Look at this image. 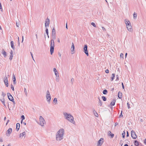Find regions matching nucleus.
<instances>
[{
  "label": "nucleus",
  "mask_w": 146,
  "mask_h": 146,
  "mask_svg": "<svg viewBox=\"0 0 146 146\" xmlns=\"http://www.w3.org/2000/svg\"><path fill=\"white\" fill-rule=\"evenodd\" d=\"M74 80V79L73 78H72L71 79V82L72 84Z\"/></svg>",
  "instance_id": "nucleus-44"
},
{
  "label": "nucleus",
  "mask_w": 146,
  "mask_h": 146,
  "mask_svg": "<svg viewBox=\"0 0 146 146\" xmlns=\"http://www.w3.org/2000/svg\"><path fill=\"white\" fill-rule=\"evenodd\" d=\"M3 140L2 139V138H0V142H3Z\"/></svg>",
  "instance_id": "nucleus-54"
},
{
  "label": "nucleus",
  "mask_w": 146,
  "mask_h": 146,
  "mask_svg": "<svg viewBox=\"0 0 146 146\" xmlns=\"http://www.w3.org/2000/svg\"><path fill=\"white\" fill-rule=\"evenodd\" d=\"M45 31L46 34L47 35H48V29L47 28H46Z\"/></svg>",
  "instance_id": "nucleus-41"
},
{
  "label": "nucleus",
  "mask_w": 146,
  "mask_h": 146,
  "mask_svg": "<svg viewBox=\"0 0 146 146\" xmlns=\"http://www.w3.org/2000/svg\"><path fill=\"white\" fill-rule=\"evenodd\" d=\"M18 42H19V37H18Z\"/></svg>",
  "instance_id": "nucleus-62"
},
{
  "label": "nucleus",
  "mask_w": 146,
  "mask_h": 146,
  "mask_svg": "<svg viewBox=\"0 0 146 146\" xmlns=\"http://www.w3.org/2000/svg\"><path fill=\"white\" fill-rule=\"evenodd\" d=\"M108 134L109 135L111 136V138H113L114 136V134L111 133V132L110 131H109L108 132Z\"/></svg>",
  "instance_id": "nucleus-26"
},
{
  "label": "nucleus",
  "mask_w": 146,
  "mask_h": 146,
  "mask_svg": "<svg viewBox=\"0 0 146 146\" xmlns=\"http://www.w3.org/2000/svg\"><path fill=\"white\" fill-rule=\"evenodd\" d=\"M12 128H9L7 131L8 134L10 135V134L12 132Z\"/></svg>",
  "instance_id": "nucleus-18"
},
{
  "label": "nucleus",
  "mask_w": 146,
  "mask_h": 146,
  "mask_svg": "<svg viewBox=\"0 0 146 146\" xmlns=\"http://www.w3.org/2000/svg\"><path fill=\"white\" fill-rule=\"evenodd\" d=\"M98 99H99V101L98 103V105L100 106H102V103L101 101L100 100V98L98 97Z\"/></svg>",
  "instance_id": "nucleus-25"
},
{
  "label": "nucleus",
  "mask_w": 146,
  "mask_h": 146,
  "mask_svg": "<svg viewBox=\"0 0 146 146\" xmlns=\"http://www.w3.org/2000/svg\"><path fill=\"white\" fill-rule=\"evenodd\" d=\"M4 83L5 84L6 86L7 87H8L9 86V84H8V79L7 77L6 76L4 78Z\"/></svg>",
  "instance_id": "nucleus-9"
},
{
  "label": "nucleus",
  "mask_w": 146,
  "mask_h": 146,
  "mask_svg": "<svg viewBox=\"0 0 146 146\" xmlns=\"http://www.w3.org/2000/svg\"><path fill=\"white\" fill-rule=\"evenodd\" d=\"M21 118L22 119V120L24 119H25L24 116V115H22L21 116Z\"/></svg>",
  "instance_id": "nucleus-46"
},
{
  "label": "nucleus",
  "mask_w": 146,
  "mask_h": 146,
  "mask_svg": "<svg viewBox=\"0 0 146 146\" xmlns=\"http://www.w3.org/2000/svg\"><path fill=\"white\" fill-rule=\"evenodd\" d=\"M46 97L47 101L49 104L50 102L51 98L49 91L48 90L46 92Z\"/></svg>",
  "instance_id": "nucleus-4"
},
{
  "label": "nucleus",
  "mask_w": 146,
  "mask_h": 146,
  "mask_svg": "<svg viewBox=\"0 0 146 146\" xmlns=\"http://www.w3.org/2000/svg\"><path fill=\"white\" fill-rule=\"evenodd\" d=\"M53 102L55 103V104L56 105L57 104V100L56 98H54L53 100Z\"/></svg>",
  "instance_id": "nucleus-28"
},
{
  "label": "nucleus",
  "mask_w": 146,
  "mask_h": 146,
  "mask_svg": "<svg viewBox=\"0 0 146 146\" xmlns=\"http://www.w3.org/2000/svg\"><path fill=\"white\" fill-rule=\"evenodd\" d=\"M129 136V133H128V131H127V135H126V136L127 137H128Z\"/></svg>",
  "instance_id": "nucleus-56"
},
{
  "label": "nucleus",
  "mask_w": 146,
  "mask_h": 146,
  "mask_svg": "<svg viewBox=\"0 0 146 146\" xmlns=\"http://www.w3.org/2000/svg\"><path fill=\"white\" fill-rule=\"evenodd\" d=\"M123 53H121L120 54V56H121V57L122 58L123 57Z\"/></svg>",
  "instance_id": "nucleus-50"
},
{
  "label": "nucleus",
  "mask_w": 146,
  "mask_h": 146,
  "mask_svg": "<svg viewBox=\"0 0 146 146\" xmlns=\"http://www.w3.org/2000/svg\"><path fill=\"white\" fill-rule=\"evenodd\" d=\"M102 30L104 31H106V29L104 27H102Z\"/></svg>",
  "instance_id": "nucleus-51"
},
{
  "label": "nucleus",
  "mask_w": 146,
  "mask_h": 146,
  "mask_svg": "<svg viewBox=\"0 0 146 146\" xmlns=\"http://www.w3.org/2000/svg\"><path fill=\"white\" fill-rule=\"evenodd\" d=\"M23 123L24 125H26V122H24Z\"/></svg>",
  "instance_id": "nucleus-63"
},
{
  "label": "nucleus",
  "mask_w": 146,
  "mask_h": 146,
  "mask_svg": "<svg viewBox=\"0 0 146 146\" xmlns=\"http://www.w3.org/2000/svg\"><path fill=\"white\" fill-rule=\"evenodd\" d=\"M50 21V19L48 18L46 19L45 23V26L46 27H49Z\"/></svg>",
  "instance_id": "nucleus-10"
},
{
  "label": "nucleus",
  "mask_w": 146,
  "mask_h": 146,
  "mask_svg": "<svg viewBox=\"0 0 146 146\" xmlns=\"http://www.w3.org/2000/svg\"><path fill=\"white\" fill-rule=\"evenodd\" d=\"M13 54H11V55L9 58V59L10 60H11L13 58Z\"/></svg>",
  "instance_id": "nucleus-35"
},
{
  "label": "nucleus",
  "mask_w": 146,
  "mask_h": 146,
  "mask_svg": "<svg viewBox=\"0 0 146 146\" xmlns=\"http://www.w3.org/2000/svg\"><path fill=\"white\" fill-rule=\"evenodd\" d=\"M20 124L19 123H17L16 124V128L17 131H18L19 129Z\"/></svg>",
  "instance_id": "nucleus-19"
},
{
  "label": "nucleus",
  "mask_w": 146,
  "mask_h": 146,
  "mask_svg": "<svg viewBox=\"0 0 146 146\" xmlns=\"http://www.w3.org/2000/svg\"><path fill=\"white\" fill-rule=\"evenodd\" d=\"M121 84H122V88L123 89H124V86L123 85V83L122 82Z\"/></svg>",
  "instance_id": "nucleus-52"
},
{
  "label": "nucleus",
  "mask_w": 146,
  "mask_h": 146,
  "mask_svg": "<svg viewBox=\"0 0 146 146\" xmlns=\"http://www.w3.org/2000/svg\"><path fill=\"white\" fill-rule=\"evenodd\" d=\"M11 89H12V90L13 91H14V87L13 86L12 84H11Z\"/></svg>",
  "instance_id": "nucleus-38"
},
{
  "label": "nucleus",
  "mask_w": 146,
  "mask_h": 146,
  "mask_svg": "<svg viewBox=\"0 0 146 146\" xmlns=\"http://www.w3.org/2000/svg\"><path fill=\"white\" fill-rule=\"evenodd\" d=\"M10 43L11 48L13 50H14L15 49V47L14 46V42L13 41H11Z\"/></svg>",
  "instance_id": "nucleus-17"
},
{
  "label": "nucleus",
  "mask_w": 146,
  "mask_h": 146,
  "mask_svg": "<svg viewBox=\"0 0 146 146\" xmlns=\"http://www.w3.org/2000/svg\"><path fill=\"white\" fill-rule=\"evenodd\" d=\"M10 54H13V52L12 50H11V51Z\"/></svg>",
  "instance_id": "nucleus-55"
},
{
  "label": "nucleus",
  "mask_w": 146,
  "mask_h": 146,
  "mask_svg": "<svg viewBox=\"0 0 146 146\" xmlns=\"http://www.w3.org/2000/svg\"><path fill=\"white\" fill-rule=\"evenodd\" d=\"M7 95L9 99L11 101H12L14 100L13 97L9 93H7Z\"/></svg>",
  "instance_id": "nucleus-11"
},
{
  "label": "nucleus",
  "mask_w": 146,
  "mask_h": 146,
  "mask_svg": "<svg viewBox=\"0 0 146 146\" xmlns=\"http://www.w3.org/2000/svg\"><path fill=\"white\" fill-rule=\"evenodd\" d=\"M24 92L25 93V94L27 95V91L26 89L25 88H24Z\"/></svg>",
  "instance_id": "nucleus-37"
},
{
  "label": "nucleus",
  "mask_w": 146,
  "mask_h": 146,
  "mask_svg": "<svg viewBox=\"0 0 146 146\" xmlns=\"http://www.w3.org/2000/svg\"><path fill=\"white\" fill-rule=\"evenodd\" d=\"M125 132L124 131H123V133H122V137L123 138H124L125 137Z\"/></svg>",
  "instance_id": "nucleus-34"
},
{
  "label": "nucleus",
  "mask_w": 146,
  "mask_h": 146,
  "mask_svg": "<svg viewBox=\"0 0 146 146\" xmlns=\"http://www.w3.org/2000/svg\"><path fill=\"white\" fill-rule=\"evenodd\" d=\"M105 72L106 73H108L109 72V71L108 69L106 70Z\"/></svg>",
  "instance_id": "nucleus-53"
},
{
  "label": "nucleus",
  "mask_w": 146,
  "mask_h": 146,
  "mask_svg": "<svg viewBox=\"0 0 146 146\" xmlns=\"http://www.w3.org/2000/svg\"><path fill=\"white\" fill-rule=\"evenodd\" d=\"M122 111H121V113L119 115V117H121L123 116V115L122 114Z\"/></svg>",
  "instance_id": "nucleus-45"
},
{
  "label": "nucleus",
  "mask_w": 146,
  "mask_h": 146,
  "mask_svg": "<svg viewBox=\"0 0 146 146\" xmlns=\"http://www.w3.org/2000/svg\"><path fill=\"white\" fill-rule=\"evenodd\" d=\"M127 30L129 31H131L132 30V27L131 25L127 26Z\"/></svg>",
  "instance_id": "nucleus-13"
},
{
  "label": "nucleus",
  "mask_w": 146,
  "mask_h": 146,
  "mask_svg": "<svg viewBox=\"0 0 146 146\" xmlns=\"http://www.w3.org/2000/svg\"><path fill=\"white\" fill-rule=\"evenodd\" d=\"M39 119L40 125L41 126H44V123L45 122V121L44 118L42 116H40V117Z\"/></svg>",
  "instance_id": "nucleus-5"
},
{
  "label": "nucleus",
  "mask_w": 146,
  "mask_h": 146,
  "mask_svg": "<svg viewBox=\"0 0 146 146\" xmlns=\"http://www.w3.org/2000/svg\"><path fill=\"white\" fill-rule=\"evenodd\" d=\"M102 98L104 101H105L106 100V98L104 96H102Z\"/></svg>",
  "instance_id": "nucleus-33"
},
{
  "label": "nucleus",
  "mask_w": 146,
  "mask_h": 146,
  "mask_svg": "<svg viewBox=\"0 0 146 146\" xmlns=\"http://www.w3.org/2000/svg\"><path fill=\"white\" fill-rule=\"evenodd\" d=\"M127 107H128V109L129 108H130V104H129V103L128 102L127 103Z\"/></svg>",
  "instance_id": "nucleus-47"
},
{
  "label": "nucleus",
  "mask_w": 146,
  "mask_h": 146,
  "mask_svg": "<svg viewBox=\"0 0 146 146\" xmlns=\"http://www.w3.org/2000/svg\"><path fill=\"white\" fill-rule=\"evenodd\" d=\"M54 40L53 39H52L51 40L50 42V52L51 54L54 52Z\"/></svg>",
  "instance_id": "nucleus-3"
},
{
  "label": "nucleus",
  "mask_w": 146,
  "mask_h": 146,
  "mask_svg": "<svg viewBox=\"0 0 146 146\" xmlns=\"http://www.w3.org/2000/svg\"><path fill=\"white\" fill-rule=\"evenodd\" d=\"M88 46L86 44L84 45V50L83 51L86 54V55L88 56H89L88 52Z\"/></svg>",
  "instance_id": "nucleus-6"
},
{
  "label": "nucleus",
  "mask_w": 146,
  "mask_h": 146,
  "mask_svg": "<svg viewBox=\"0 0 146 146\" xmlns=\"http://www.w3.org/2000/svg\"><path fill=\"white\" fill-rule=\"evenodd\" d=\"M26 136V132H23L22 133H21L20 134L19 137L20 138H22L23 136L25 137Z\"/></svg>",
  "instance_id": "nucleus-12"
},
{
  "label": "nucleus",
  "mask_w": 146,
  "mask_h": 146,
  "mask_svg": "<svg viewBox=\"0 0 146 146\" xmlns=\"http://www.w3.org/2000/svg\"><path fill=\"white\" fill-rule=\"evenodd\" d=\"M54 73H55V74L56 75V77H59V75H58V72H54Z\"/></svg>",
  "instance_id": "nucleus-42"
},
{
  "label": "nucleus",
  "mask_w": 146,
  "mask_h": 146,
  "mask_svg": "<svg viewBox=\"0 0 146 146\" xmlns=\"http://www.w3.org/2000/svg\"><path fill=\"white\" fill-rule=\"evenodd\" d=\"M108 93V91L107 90H104L103 92V93L104 94H106Z\"/></svg>",
  "instance_id": "nucleus-30"
},
{
  "label": "nucleus",
  "mask_w": 146,
  "mask_h": 146,
  "mask_svg": "<svg viewBox=\"0 0 146 146\" xmlns=\"http://www.w3.org/2000/svg\"><path fill=\"white\" fill-rule=\"evenodd\" d=\"M133 18L134 19H136V17H137V13H135V12H134L133 14Z\"/></svg>",
  "instance_id": "nucleus-31"
},
{
  "label": "nucleus",
  "mask_w": 146,
  "mask_h": 146,
  "mask_svg": "<svg viewBox=\"0 0 146 146\" xmlns=\"http://www.w3.org/2000/svg\"><path fill=\"white\" fill-rule=\"evenodd\" d=\"M9 119L7 120V122L6 123V125H7V123H8L9 122Z\"/></svg>",
  "instance_id": "nucleus-59"
},
{
  "label": "nucleus",
  "mask_w": 146,
  "mask_h": 146,
  "mask_svg": "<svg viewBox=\"0 0 146 146\" xmlns=\"http://www.w3.org/2000/svg\"><path fill=\"white\" fill-rule=\"evenodd\" d=\"M74 49V46L73 42L72 43V46L71 48V51H73Z\"/></svg>",
  "instance_id": "nucleus-27"
},
{
  "label": "nucleus",
  "mask_w": 146,
  "mask_h": 146,
  "mask_svg": "<svg viewBox=\"0 0 146 146\" xmlns=\"http://www.w3.org/2000/svg\"><path fill=\"white\" fill-rule=\"evenodd\" d=\"M115 74H112V76L111 77V81L113 80L114 79V78L115 77Z\"/></svg>",
  "instance_id": "nucleus-32"
},
{
  "label": "nucleus",
  "mask_w": 146,
  "mask_h": 146,
  "mask_svg": "<svg viewBox=\"0 0 146 146\" xmlns=\"http://www.w3.org/2000/svg\"><path fill=\"white\" fill-rule=\"evenodd\" d=\"M115 99H113L112 101L110 103V105L111 106H114L115 104Z\"/></svg>",
  "instance_id": "nucleus-23"
},
{
  "label": "nucleus",
  "mask_w": 146,
  "mask_h": 146,
  "mask_svg": "<svg viewBox=\"0 0 146 146\" xmlns=\"http://www.w3.org/2000/svg\"><path fill=\"white\" fill-rule=\"evenodd\" d=\"M63 115L65 118L67 120L74 124H75V122L74 121V117L71 115L66 112L63 113Z\"/></svg>",
  "instance_id": "nucleus-2"
},
{
  "label": "nucleus",
  "mask_w": 146,
  "mask_h": 146,
  "mask_svg": "<svg viewBox=\"0 0 146 146\" xmlns=\"http://www.w3.org/2000/svg\"><path fill=\"white\" fill-rule=\"evenodd\" d=\"M124 146H128V145L127 144H125L124 145Z\"/></svg>",
  "instance_id": "nucleus-64"
},
{
  "label": "nucleus",
  "mask_w": 146,
  "mask_h": 146,
  "mask_svg": "<svg viewBox=\"0 0 146 146\" xmlns=\"http://www.w3.org/2000/svg\"><path fill=\"white\" fill-rule=\"evenodd\" d=\"M125 21L126 26L131 25V23L129 21H128L127 19H125Z\"/></svg>",
  "instance_id": "nucleus-14"
},
{
  "label": "nucleus",
  "mask_w": 146,
  "mask_h": 146,
  "mask_svg": "<svg viewBox=\"0 0 146 146\" xmlns=\"http://www.w3.org/2000/svg\"><path fill=\"white\" fill-rule=\"evenodd\" d=\"M103 140V138H101L98 142V146H101L102 145L103 143L104 142Z\"/></svg>",
  "instance_id": "nucleus-8"
},
{
  "label": "nucleus",
  "mask_w": 146,
  "mask_h": 146,
  "mask_svg": "<svg viewBox=\"0 0 146 146\" xmlns=\"http://www.w3.org/2000/svg\"><path fill=\"white\" fill-rule=\"evenodd\" d=\"M56 31L55 29V27H53V29L52 30V34H55Z\"/></svg>",
  "instance_id": "nucleus-29"
},
{
  "label": "nucleus",
  "mask_w": 146,
  "mask_h": 146,
  "mask_svg": "<svg viewBox=\"0 0 146 146\" xmlns=\"http://www.w3.org/2000/svg\"><path fill=\"white\" fill-rule=\"evenodd\" d=\"M13 83L15 85L16 84V80L15 75L13 74Z\"/></svg>",
  "instance_id": "nucleus-15"
},
{
  "label": "nucleus",
  "mask_w": 146,
  "mask_h": 146,
  "mask_svg": "<svg viewBox=\"0 0 146 146\" xmlns=\"http://www.w3.org/2000/svg\"><path fill=\"white\" fill-rule=\"evenodd\" d=\"M116 80H119L118 76V75H117L116 76Z\"/></svg>",
  "instance_id": "nucleus-49"
},
{
  "label": "nucleus",
  "mask_w": 146,
  "mask_h": 146,
  "mask_svg": "<svg viewBox=\"0 0 146 146\" xmlns=\"http://www.w3.org/2000/svg\"><path fill=\"white\" fill-rule=\"evenodd\" d=\"M131 137L133 139H136L137 137L134 131L133 130H132L131 131Z\"/></svg>",
  "instance_id": "nucleus-7"
},
{
  "label": "nucleus",
  "mask_w": 146,
  "mask_h": 146,
  "mask_svg": "<svg viewBox=\"0 0 146 146\" xmlns=\"http://www.w3.org/2000/svg\"><path fill=\"white\" fill-rule=\"evenodd\" d=\"M22 42H23V38H24L23 36H22Z\"/></svg>",
  "instance_id": "nucleus-60"
},
{
  "label": "nucleus",
  "mask_w": 146,
  "mask_h": 146,
  "mask_svg": "<svg viewBox=\"0 0 146 146\" xmlns=\"http://www.w3.org/2000/svg\"><path fill=\"white\" fill-rule=\"evenodd\" d=\"M139 142L137 140H135L134 141V145L135 146H138L139 145Z\"/></svg>",
  "instance_id": "nucleus-20"
},
{
  "label": "nucleus",
  "mask_w": 146,
  "mask_h": 146,
  "mask_svg": "<svg viewBox=\"0 0 146 146\" xmlns=\"http://www.w3.org/2000/svg\"><path fill=\"white\" fill-rule=\"evenodd\" d=\"M118 97L119 99L121 98L122 97V94L120 92H119L118 93Z\"/></svg>",
  "instance_id": "nucleus-21"
},
{
  "label": "nucleus",
  "mask_w": 146,
  "mask_h": 146,
  "mask_svg": "<svg viewBox=\"0 0 146 146\" xmlns=\"http://www.w3.org/2000/svg\"><path fill=\"white\" fill-rule=\"evenodd\" d=\"M144 143L145 144H146V139H145V141H144Z\"/></svg>",
  "instance_id": "nucleus-61"
},
{
  "label": "nucleus",
  "mask_w": 146,
  "mask_h": 146,
  "mask_svg": "<svg viewBox=\"0 0 146 146\" xmlns=\"http://www.w3.org/2000/svg\"><path fill=\"white\" fill-rule=\"evenodd\" d=\"M91 25H92L94 27H96V26L94 23L92 22L91 23Z\"/></svg>",
  "instance_id": "nucleus-40"
},
{
  "label": "nucleus",
  "mask_w": 146,
  "mask_h": 146,
  "mask_svg": "<svg viewBox=\"0 0 146 146\" xmlns=\"http://www.w3.org/2000/svg\"><path fill=\"white\" fill-rule=\"evenodd\" d=\"M19 22H18L17 23V22H16V25H17V27H19Z\"/></svg>",
  "instance_id": "nucleus-48"
},
{
  "label": "nucleus",
  "mask_w": 146,
  "mask_h": 146,
  "mask_svg": "<svg viewBox=\"0 0 146 146\" xmlns=\"http://www.w3.org/2000/svg\"><path fill=\"white\" fill-rule=\"evenodd\" d=\"M2 96H3V98H4V97L5 96L6 94L2 92L1 94Z\"/></svg>",
  "instance_id": "nucleus-39"
},
{
  "label": "nucleus",
  "mask_w": 146,
  "mask_h": 146,
  "mask_svg": "<svg viewBox=\"0 0 146 146\" xmlns=\"http://www.w3.org/2000/svg\"><path fill=\"white\" fill-rule=\"evenodd\" d=\"M64 133V129L62 128L60 129L56 134V140L58 141L61 140L63 138Z\"/></svg>",
  "instance_id": "nucleus-1"
},
{
  "label": "nucleus",
  "mask_w": 146,
  "mask_h": 146,
  "mask_svg": "<svg viewBox=\"0 0 146 146\" xmlns=\"http://www.w3.org/2000/svg\"><path fill=\"white\" fill-rule=\"evenodd\" d=\"M93 112L94 114V115L96 117H98V115L97 112L94 109L93 110Z\"/></svg>",
  "instance_id": "nucleus-22"
},
{
  "label": "nucleus",
  "mask_w": 146,
  "mask_h": 146,
  "mask_svg": "<svg viewBox=\"0 0 146 146\" xmlns=\"http://www.w3.org/2000/svg\"><path fill=\"white\" fill-rule=\"evenodd\" d=\"M53 71L54 72H57V71L55 68H54L53 69Z\"/></svg>",
  "instance_id": "nucleus-43"
},
{
  "label": "nucleus",
  "mask_w": 146,
  "mask_h": 146,
  "mask_svg": "<svg viewBox=\"0 0 146 146\" xmlns=\"http://www.w3.org/2000/svg\"><path fill=\"white\" fill-rule=\"evenodd\" d=\"M0 100L1 102H2V104L3 105L5 106V100L4 98H0Z\"/></svg>",
  "instance_id": "nucleus-16"
},
{
  "label": "nucleus",
  "mask_w": 146,
  "mask_h": 146,
  "mask_svg": "<svg viewBox=\"0 0 146 146\" xmlns=\"http://www.w3.org/2000/svg\"><path fill=\"white\" fill-rule=\"evenodd\" d=\"M11 101L14 104H15V103L14 100H12V101Z\"/></svg>",
  "instance_id": "nucleus-58"
},
{
  "label": "nucleus",
  "mask_w": 146,
  "mask_h": 146,
  "mask_svg": "<svg viewBox=\"0 0 146 146\" xmlns=\"http://www.w3.org/2000/svg\"><path fill=\"white\" fill-rule=\"evenodd\" d=\"M52 38L53 39H55L56 38V36L55 34H52Z\"/></svg>",
  "instance_id": "nucleus-36"
},
{
  "label": "nucleus",
  "mask_w": 146,
  "mask_h": 146,
  "mask_svg": "<svg viewBox=\"0 0 146 146\" xmlns=\"http://www.w3.org/2000/svg\"><path fill=\"white\" fill-rule=\"evenodd\" d=\"M2 54L4 55V56L5 57L6 56V52L5 51L4 49H3L2 50Z\"/></svg>",
  "instance_id": "nucleus-24"
},
{
  "label": "nucleus",
  "mask_w": 146,
  "mask_h": 146,
  "mask_svg": "<svg viewBox=\"0 0 146 146\" xmlns=\"http://www.w3.org/2000/svg\"><path fill=\"white\" fill-rule=\"evenodd\" d=\"M118 125V123L116 122L115 123V126H116L117 125Z\"/></svg>",
  "instance_id": "nucleus-57"
}]
</instances>
